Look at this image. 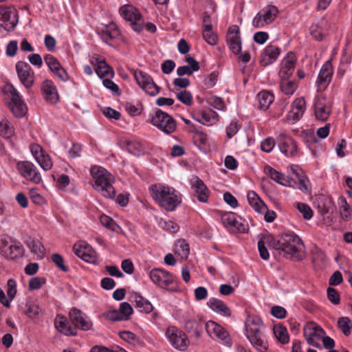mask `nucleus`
<instances>
[{
  "mask_svg": "<svg viewBox=\"0 0 352 352\" xmlns=\"http://www.w3.org/2000/svg\"><path fill=\"white\" fill-rule=\"evenodd\" d=\"M272 248L279 251L285 258L301 260L300 252L303 249L301 239L294 232H287L281 234L278 239L270 242Z\"/></svg>",
  "mask_w": 352,
  "mask_h": 352,
  "instance_id": "1",
  "label": "nucleus"
},
{
  "mask_svg": "<svg viewBox=\"0 0 352 352\" xmlns=\"http://www.w3.org/2000/svg\"><path fill=\"white\" fill-rule=\"evenodd\" d=\"M153 199L168 211L174 210L182 202V195L174 188L161 184L149 186Z\"/></svg>",
  "mask_w": 352,
  "mask_h": 352,
  "instance_id": "2",
  "label": "nucleus"
},
{
  "mask_svg": "<svg viewBox=\"0 0 352 352\" xmlns=\"http://www.w3.org/2000/svg\"><path fill=\"white\" fill-rule=\"evenodd\" d=\"M90 173L94 180V188L106 198H114L116 190L112 186L114 177L105 168L97 166L90 168Z\"/></svg>",
  "mask_w": 352,
  "mask_h": 352,
  "instance_id": "3",
  "label": "nucleus"
},
{
  "mask_svg": "<svg viewBox=\"0 0 352 352\" xmlns=\"http://www.w3.org/2000/svg\"><path fill=\"white\" fill-rule=\"evenodd\" d=\"M151 123L165 134L169 135L177 129L175 119L160 109H155L149 115Z\"/></svg>",
  "mask_w": 352,
  "mask_h": 352,
  "instance_id": "4",
  "label": "nucleus"
},
{
  "mask_svg": "<svg viewBox=\"0 0 352 352\" xmlns=\"http://www.w3.org/2000/svg\"><path fill=\"white\" fill-rule=\"evenodd\" d=\"M121 16L130 22L132 29L140 32L143 30L144 20L139 10L131 5H124L119 10Z\"/></svg>",
  "mask_w": 352,
  "mask_h": 352,
  "instance_id": "5",
  "label": "nucleus"
},
{
  "mask_svg": "<svg viewBox=\"0 0 352 352\" xmlns=\"http://www.w3.org/2000/svg\"><path fill=\"white\" fill-rule=\"evenodd\" d=\"M6 89L10 96V101L8 103L10 111L16 117L24 116L28 111V108L19 93L12 85L8 86Z\"/></svg>",
  "mask_w": 352,
  "mask_h": 352,
  "instance_id": "6",
  "label": "nucleus"
},
{
  "mask_svg": "<svg viewBox=\"0 0 352 352\" xmlns=\"http://www.w3.org/2000/svg\"><path fill=\"white\" fill-rule=\"evenodd\" d=\"M324 335L325 332L323 329L314 322H309L304 327L303 336L311 346L316 348L320 347L319 341Z\"/></svg>",
  "mask_w": 352,
  "mask_h": 352,
  "instance_id": "7",
  "label": "nucleus"
},
{
  "mask_svg": "<svg viewBox=\"0 0 352 352\" xmlns=\"http://www.w3.org/2000/svg\"><path fill=\"white\" fill-rule=\"evenodd\" d=\"M133 75L137 83L146 94L151 96L159 94L160 87L155 83L148 74L141 70H135Z\"/></svg>",
  "mask_w": 352,
  "mask_h": 352,
  "instance_id": "8",
  "label": "nucleus"
},
{
  "mask_svg": "<svg viewBox=\"0 0 352 352\" xmlns=\"http://www.w3.org/2000/svg\"><path fill=\"white\" fill-rule=\"evenodd\" d=\"M166 337L171 345L179 351H185L188 344L186 335L178 328L171 326L167 328L165 333Z\"/></svg>",
  "mask_w": 352,
  "mask_h": 352,
  "instance_id": "9",
  "label": "nucleus"
},
{
  "mask_svg": "<svg viewBox=\"0 0 352 352\" xmlns=\"http://www.w3.org/2000/svg\"><path fill=\"white\" fill-rule=\"evenodd\" d=\"M278 13V10L276 6H267L256 14L252 21V25L255 28H260L270 24L275 20Z\"/></svg>",
  "mask_w": 352,
  "mask_h": 352,
  "instance_id": "10",
  "label": "nucleus"
},
{
  "mask_svg": "<svg viewBox=\"0 0 352 352\" xmlns=\"http://www.w3.org/2000/svg\"><path fill=\"white\" fill-rule=\"evenodd\" d=\"M17 23L16 10L10 6H0V30L13 29Z\"/></svg>",
  "mask_w": 352,
  "mask_h": 352,
  "instance_id": "11",
  "label": "nucleus"
},
{
  "mask_svg": "<svg viewBox=\"0 0 352 352\" xmlns=\"http://www.w3.org/2000/svg\"><path fill=\"white\" fill-rule=\"evenodd\" d=\"M149 277L155 284L164 289H167L173 284L176 278L173 274L159 268L150 271Z\"/></svg>",
  "mask_w": 352,
  "mask_h": 352,
  "instance_id": "12",
  "label": "nucleus"
},
{
  "mask_svg": "<svg viewBox=\"0 0 352 352\" xmlns=\"http://www.w3.org/2000/svg\"><path fill=\"white\" fill-rule=\"evenodd\" d=\"M221 221L223 226L228 229H236L241 233H245L248 230V224L241 217H238L234 212L223 213L221 215Z\"/></svg>",
  "mask_w": 352,
  "mask_h": 352,
  "instance_id": "13",
  "label": "nucleus"
},
{
  "mask_svg": "<svg viewBox=\"0 0 352 352\" xmlns=\"http://www.w3.org/2000/svg\"><path fill=\"white\" fill-rule=\"evenodd\" d=\"M276 143L280 151L287 157H293L297 153V146L295 141L283 132L276 135Z\"/></svg>",
  "mask_w": 352,
  "mask_h": 352,
  "instance_id": "14",
  "label": "nucleus"
},
{
  "mask_svg": "<svg viewBox=\"0 0 352 352\" xmlns=\"http://www.w3.org/2000/svg\"><path fill=\"white\" fill-rule=\"evenodd\" d=\"M17 169L25 179L34 184L41 182V175L32 163L28 161L19 162L17 163Z\"/></svg>",
  "mask_w": 352,
  "mask_h": 352,
  "instance_id": "15",
  "label": "nucleus"
},
{
  "mask_svg": "<svg viewBox=\"0 0 352 352\" xmlns=\"http://www.w3.org/2000/svg\"><path fill=\"white\" fill-rule=\"evenodd\" d=\"M73 250L77 256L87 263H94L96 261V252L89 245L84 241L75 243Z\"/></svg>",
  "mask_w": 352,
  "mask_h": 352,
  "instance_id": "16",
  "label": "nucleus"
},
{
  "mask_svg": "<svg viewBox=\"0 0 352 352\" xmlns=\"http://www.w3.org/2000/svg\"><path fill=\"white\" fill-rule=\"evenodd\" d=\"M16 69L21 82L30 88L34 82V72L31 67L25 62L19 61L16 64Z\"/></svg>",
  "mask_w": 352,
  "mask_h": 352,
  "instance_id": "17",
  "label": "nucleus"
},
{
  "mask_svg": "<svg viewBox=\"0 0 352 352\" xmlns=\"http://www.w3.org/2000/svg\"><path fill=\"white\" fill-rule=\"evenodd\" d=\"M90 62L94 66L95 72L100 78L113 77L114 72L107 65L104 59H102L98 55H95L91 58Z\"/></svg>",
  "mask_w": 352,
  "mask_h": 352,
  "instance_id": "18",
  "label": "nucleus"
},
{
  "mask_svg": "<svg viewBox=\"0 0 352 352\" xmlns=\"http://www.w3.org/2000/svg\"><path fill=\"white\" fill-rule=\"evenodd\" d=\"M69 318L76 328L83 331L89 330L92 323L88 317L80 310L74 308L69 313Z\"/></svg>",
  "mask_w": 352,
  "mask_h": 352,
  "instance_id": "19",
  "label": "nucleus"
},
{
  "mask_svg": "<svg viewBox=\"0 0 352 352\" xmlns=\"http://www.w3.org/2000/svg\"><path fill=\"white\" fill-rule=\"evenodd\" d=\"M296 60L295 54L292 52H289L282 60L279 71L280 79L289 78L292 76L295 69Z\"/></svg>",
  "mask_w": 352,
  "mask_h": 352,
  "instance_id": "20",
  "label": "nucleus"
},
{
  "mask_svg": "<svg viewBox=\"0 0 352 352\" xmlns=\"http://www.w3.org/2000/svg\"><path fill=\"white\" fill-rule=\"evenodd\" d=\"M206 330L212 338H218L226 344H230V339L228 332L223 327L214 321H208L205 324Z\"/></svg>",
  "mask_w": 352,
  "mask_h": 352,
  "instance_id": "21",
  "label": "nucleus"
},
{
  "mask_svg": "<svg viewBox=\"0 0 352 352\" xmlns=\"http://www.w3.org/2000/svg\"><path fill=\"white\" fill-rule=\"evenodd\" d=\"M331 112L329 102L324 97L318 98L314 102V114L318 120L326 121Z\"/></svg>",
  "mask_w": 352,
  "mask_h": 352,
  "instance_id": "22",
  "label": "nucleus"
},
{
  "mask_svg": "<svg viewBox=\"0 0 352 352\" xmlns=\"http://www.w3.org/2000/svg\"><path fill=\"white\" fill-rule=\"evenodd\" d=\"M227 41L230 50L235 54L241 51V41L239 36V28L236 26H232L228 29L227 34Z\"/></svg>",
  "mask_w": 352,
  "mask_h": 352,
  "instance_id": "23",
  "label": "nucleus"
},
{
  "mask_svg": "<svg viewBox=\"0 0 352 352\" xmlns=\"http://www.w3.org/2000/svg\"><path fill=\"white\" fill-rule=\"evenodd\" d=\"M245 335L264 333V324L262 320L256 316H249L245 322Z\"/></svg>",
  "mask_w": 352,
  "mask_h": 352,
  "instance_id": "24",
  "label": "nucleus"
},
{
  "mask_svg": "<svg viewBox=\"0 0 352 352\" xmlns=\"http://www.w3.org/2000/svg\"><path fill=\"white\" fill-rule=\"evenodd\" d=\"M41 91L44 99L51 103L55 104L58 100V94L56 86L50 80H45L41 84Z\"/></svg>",
  "mask_w": 352,
  "mask_h": 352,
  "instance_id": "25",
  "label": "nucleus"
},
{
  "mask_svg": "<svg viewBox=\"0 0 352 352\" xmlns=\"http://www.w3.org/2000/svg\"><path fill=\"white\" fill-rule=\"evenodd\" d=\"M46 65L60 80L65 81L67 80V74L66 71L61 67L58 60L52 55L47 54L44 58Z\"/></svg>",
  "mask_w": 352,
  "mask_h": 352,
  "instance_id": "26",
  "label": "nucleus"
},
{
  "mask_svg": "<svg viewBox=\"0 0 352 352\" xmlns=\"http://www.w3.org/2000/svg\"><path fill=\"white\" fill-rule=\"evenodd\" d=\"M329 23L325 19H321L312 23L310 27V34L316 41H322L327 34Z\"/></svg>",
  "mask_w": 352,
  "mask_h": 352,
  "instance_id": "27",
  "label": "nucleus"
},
{
  "mask_svg": "<svg viewBox=\"0 0 352 352\" xmlns=\"http://www.w3.org/2000/svg\"><path fill=\"white\" fill-rule=\"evenodd\" d=\"M333 69L329 61H327L322 67L317 80L318 87L324 89L331 80Z\"/></svg>",
  "mask_w": 352,
  "mask_h": 352,
  "instance_id": "28",
  "label": "nucleus"
},
{
  "mask_svg": "<svg viewBox=\"0 0 352 352\" xmlns=\"http://www.w3.org/2000/svg\"><path fill=\"white\" fill-rule=\"evenodd\" d=\"M280 52V49L278 47L273 45H267L261 54V64L263 66L272 64L278 58Z\"/></svg>",
  "mask_w": 352,
  "mask_h": 352,
  "instance_id": "29",
  "label": "nucleus"
},
{
  "mask_svg": "<svg viewBox=\"0 0 352 352\" xmlns=\"http://www.w3.org/2000/svg\"><path fill=\"white\" fill-rule=\"evenodd\" d=\"M54 326L58 331L65 336H74L76 333V329L69 325L67 318L61 314L56 315Z\"/></svg>",
  "mask_w": 352,
  "mask_h": 352,
  "instance_id": "30",
  "label": "nucleus"
},
{
  "mask_svg": "<svg viewBox=\"0 0 352 352\" xmlns=\"http://www.w3.org/2000/svg\"><path fill=\"white\" fill-rule=\"evenodd\" d=\"M192 185L194 190V196L199 201L206 203L208 201L210 191L203 181L197 177Z\"/></svg>",
  "mask_w": 352,
  "mask_h": 352,
  "instance_id": "31",
  "label": "nucleus"
},
{
  "mask_svg": "<svg viewBox=\"0 0 352 352\" xmlns=\"http://www.w3.org/2000/svg\"><path fill=\"white\" fill-rule=\"evenodd\" d=\"M252 347L259 352H266L268 349V342L263 333L246 336Z\"/></svg>",
  "mask_w": 352,
  "mask_h": 352,
  "instance_id": "32",
  "label": "nucleus"
},
{
  "mask_svg": "<svg viewBox=\"0 0 352 352\" xmlns=\"http://www.w3.org/2000/svg\"><path fill=\"white\" fill-rule=\"evenodd\" d=\"M207 305L214 312L224 317H230L231 316V310L222 300L211 298L207 302Z\"/></svg>",
  "mask_w": 352,
  "mask_h": 352,
  "instance_id": "33",
  "label": "nucleus"
},
{
  "mask_svg": "<svg viewBox=\"0 0 352 352\" xmlns=\"http://www.w3.org/2000/svg\"><path fill=\"white\" fill-rule=\"evenodd\" d=\"M3 254L8 258L14 259L21 256L23 254V248L19 243H3L1 247Z\"/></svg>",
  "mask_w": 352,
  "mask_h": 352,
  "instance_id": "34",
  "label": "nucleus"
},
{
  "mask_svg": "<svg viewBox=\"0 0 352 352\" xmlns=\"http://www.w3.org/2000/svg\"><path fill=\"white\" fill-rule=\"evenodd\" d=\"M25 243L37 259H42L45 256V248L41 241L34 238L28 237Z\"/></svg>",
  "mask_w": 352,
  "mask_h": 352,
  "instance_id": "35",
  "label": "nucleus"
},
{
  "mask_svg": "<svg viewBox=\"0 0 352 352\" xmlns=\"http://www.w3.org/2000/svg\"><path fill=\"white\" fill-rule=\"evenodd\" d=\"M132 298L135 303V307L140 311L144 314H150L153 309V306L149 300L144 298L139 293H134L132 295Z\"/></svg>",
  "mask_w": 352,
  "mask_h": 352,
  "instance_id": "36",
  "label": "nucleus"
},
{
  "mask_svg": "<svg viewBox=\"0 0 352 352\" xmlns=\"http://www.w3.org/2000/svg\"><path fill=\"white\" fill-rule=\"evenodd\" d=\"M247 197L250 205L257 212L263 213L267 210V206L254 191H250Z\"/></svg>",
  "mask_w": 352,
  "mask_h": 352,
  "instance_id": "37",
  "label": "nucleus"
},
{
  "mask_svg": "<svg viewBox=\"0 0 352 352\" xmlns=\"http://www.w3.org/2000/svg\"><path fill=\"white\" fill-rule=\"evenodd\" d=\"M274 100L273 94L268 91H261L257 95L258 107L263 111L269 109Z\"/></svg>",
  "mask_w": 352,
  "mask_h": 352,
  "instance_id": "38",
  "label": "nucleus"
},
{
  "mask_svg": "<svg viewBox=\"0 0 352 352\" xmlns=\"http://www.w3.org/2000/svg\"><path fill=\"white\" fill-rule=\"evenodd\" d=\"M338 205L340 218L344 221H349L351 219V213L350 206L346 198L343 196H340L338 199Z\"/></svg>",
  "mask_w": 352,
  "mask_h": 352,
  "instance_id": "39",
  "label": "nucleus"
},
{
  "mask_svg": "<svg viewBox=\"0 0 352 352\" xmlns=\"http://www.w3.org/2000/svg\"><path fill=\"white\" fill-rule=\"evenodd\" d=\"M264 173L268 175L272 180L281 184L283 186H287L288 180L285 176L281 173L277 171L270 166H265L264 168Z\"/></svg>",
  "mask_w": 352,
  "mask_h": 352,
  "instance_id": "40",
  "label": "nucleus"
},
{
  "mask_svg": "<svg viewBox=\"0 0 352 352\" xmlns=\"http://www.w3.org/2000/svg\"><path fill=\"white\" fill-rule=\"evenodd\" d=\"M217 113L212 109L204 110L201 113V118H195L197 121L203 124L212 125L217 120Z\"/></svg>",
  "mask_w": 352,
  "mask_h": 352,
  "instance_id": "41",
  "label": "nucleus"
},
{
  "mask_svg": "<svg viewBox=\"0 0 352 352\" xmlns=\"http://www.w3.org/2000/svg\"><path fill=\"white\" fill-rule=\"evenodd\" d=\"M280 89L284 94L291 96L296 90L297 84L295 81L290 80L289 78L280 79Z\"/></svg>",
  "mask_w": 352,
  "mask_h": 352,
  "instance_id": "42",
  "label": "nucleus"
},
{
  "mask_svg": "<svg viewBox=\"0 0 352 352\" xmlns=\"http://www.w3.org/2000/svg\"><path fill=\"white\" fill-rule=\"evenodd\" d=\"M39 313L40 307L38 303L32 299H28L25 305L24 314L29 318H34Z\"/></svg>",
  "mask_w": 352,
  "mask_h": 352,
  "instance_id": "43",
  "label": "nucleus"
},
{
  "mask_svg": "<svg viewBox=\"0 0 352 352\" xmlns=\"http://www.w3.org/2000/svg\"><path fill=\"white\" fill-rule=\"evenodd\" d=\"M338 327L346 336L351 334L352 322L349 317H341L337 322Z\"/></svg>",
  "mask_w": 352,
  "mask_h": 352,
  "instance_id": "44",
  "label": "nucleus"
},
{
  "mask_svg": "<svg viewBox=\"0 0 352 352\" xmlns=\"http://www.w3.org/2000/svg\"><path fill=\"white\" fill-rule=\"evenodd\" d=\"M175 253L178 254L182 258L186 259L190 253L188 243L185 240H179L175 243Z\"/></svg>",
  "mask_w": 352,
  "mask_h": 352,
  "instance_id": "45",
  "label": "nucleus"
},
{
  "mask_svg": "<svg viewBox=\"0 0 352 352\" xmlns=\"http://www.w3.org/2000/svg\"><path fill=\"white\" fill-rule=\"evenodd\" d=\"M120 36V31L116 27L106 28L101 32L102 39L107 43L109 40H113L118 38Z\"/></svg>",
  "mask_w": 352,
  "mask_h": 352,
  "instance_id": "46",
  "label": "nucleus"
},
{
  "mask_svg": "<svg viewBox=\"0 0 352 352\" xmlns=\"http://www.w3.org/2000/svg\"><path fill=\"white\" fill-rule=\"evenodd\" d=\"M126 148L129 153L138 156L143 154L144 152V145L137 140L127 142Z\"/></svg>",
  "mask_w": 352,
  "mask_h": 352,
  "instance_id": "47",
  "label": "nucleus"
},
{
  "mask_svg": "<svg viewBox=\"0 0 352 352\" xmlns=\"http://www.w3.org/2000/svg\"><path fill=\"white\" fill-rule=\"evenodd\" d=\"M14 135V129L7 119H2L0 121V135L9 139Z\"/></svg>",
  "mask_w": 352,
  "mask_h": 352,
  "instance_id": "48",
  "label": "nucleus"
},
{
  "mask_svg": "<svg viewBox=\"0 0 352 352\" xmlns=\"http://www.w3.org/2000/svg\"><path fill=\"white\" fill-rule=\"evenodd\" d=\"M274 334L282 344L289 342V338L286 328L281 326H275L274 327Z\"/></svg>",
  "mask_w": 352,
  "mask_h": 352,
  "instance_id": "49",
  "label": "nucleus"
},
{
  "mask_svg": "<svg viewBox=\"0 0 352 352\" xmlns=\"http://www.w3.org/2000/svg\"><path fill=\"white\" fill-rule=\"evenodd\" d=\"M199 323L196 319L189 318L185 320L184 327L188 332H192L196 337H199Z\"/></svg>",
  "mask_w": 352,
  "mask_h": 352,
  "instance_id": "50",
  "label": "nucleus"
},
{
  "mask_svg": "<svg viewBox=\"0 0 352 352\" xmlns=\"http://www.w3.org/2000/svg\"><path fill=\"white\" fill-rule=\"evenodd\" d=\"M36 162L44 170H48L52 167V162L50 155L45 152L40 153V156L36 157Z\"/></svg>",
  "mask_w": 352,
  "mask_h": 352,
  "instance_id": "51",
  "label": "nucleus"
},
{
  "mask_svg": "<svg viewBox=\"0 0 352 352\" xmlns=\"http://www.w3.org/2000/svg\"><path fill=\"white\" fill-rule=\"evenodd\" d=\"M177 98L183 104L190 106L192 103V96L186 90L180 91L176 93Z\"/></svg>",
  "mask_w": 352,
  "mask_h": 352,
  "instance_id": "52",
  "label": "nucleus"
},
{
  "mask_svg": "<svg viewBox=\"0 0 352 352\" xmlns=\"http://www.w3.org/2000/svg\"><path fill=\"white\" fill-rule=\"evenodd\" d=\"M203 37L204 40L210 45H214L217 42V36L212 32V28L207 25L206 30H203Z\"/></svg>",
  "mask_w": 352,
  "mask_h": 352,
  "instance_id": "53",
  "label": "nucleus"
},
{
  "mask_svg": "<svg viewBox=\"0 0 352 352\" xmlns=\"http://www.w3.org/2000/svg\"><path fill=\"white\" fill-rule=\"evenodd\" d=\"M297 209L302 214L304 219H310L313 217V210L310 206L304 203H298Z\"/></svg>",
  "mask_w": 352,
  "mask_h": 352,
  "instance_id": "54",
  "label": "nucleus"
},
{
  "mask_svg": "<svg viewBox=\"0 0 352 352\" xmlns=\"http://www.w3.org/2000/svg\"><path fill=\"white\" fill-rule=\"evenodd\" d=\"M119 311L123 318H124L125 320H128L130 318V316L133 313V309L131 305L126 302H122L120 305Z\"/></svg>",
  "mask_w": 352,
  "mask_h": 352,
  "instance_id": "55",
  "label": "nucleus"
},
{
  "mask_svg": "<svg viewBox=\"0 0 352 352\" xmlns=\"http://www.w3.org/2000/svg\"><path fill=\"white\" fill-rule=\"evenodd\" d=\"M100 221L102 225L113 231H116L119 227L111 217L104 214L100 216Z\"/></svg>",
  "mask_w": 352,
  "mask_h": 352,
  "instance_id": "56",
  "label": "nucleus"
},
{
  "mask_svg": "<svg viewBox=\"0 0 352 352\" xmlns=\"http://www.w3.org/2000/svg\"><path fill=\"white\" fill-rule=\"evenodd\" d=\"M208 103L218 110H223L226 107L222 98L217 96H211L208 99Z\"/></svg>",
  "mask_w": 352,
  "mask_h": 352,
  "instance_id": "57",
  "label": "nucleus"
},
{
  "mask_svg": "<svg viewBox=\"0 0 352 352\" xmlns=\"http://www.w3.org/2000/svg\"><path fill=\"white\" fill-rule=\"evenodd\" d=\"M45 278H40V277H33L29 281V289L30 290L38 289H40L45 283Z\"/></svg>",
  "mask_w": 352,
  "mask_h": 352,
  "instance_id": "58",
  "label": "nucleus"
},
{
  "mask_svg": "<svg viewBox=\"0 0 352 352\" xmlns=\"http://www.w3.org/2000/svg\"><path fill=\"white\" fill-rule=\"evenodd\" d=\"M276 142L272 138H267L265 139L261 144L262 151L269 153L272 151Z\"/></svg>",
  "mask_w": 352,
  "mask_h": 352,
  "instance_id": "59",
  "label": "nucleus"
},
{
  "mask_svg": "<svg viewBox=\"0 0 352 352\" xmlns=\"http://www.w3.org/2000/svg\"><path fill=\"white\" fill-rule=\"evenodd\" d=\"M7 295L10 300H13L16 294V283L14 279H9L7 282Z\"/></svg>",
  "mask_w": 352,
  "mask_h": 352,
  "instance_id": "60",
  "label": "nucleus"
},
{
  "mask_svg": "<svg viewBox=\"0 0 352 352\" xmlns=\"http://www.w3.org/2000/svg\"><path fill=\"white\" fill-rule=\"evenodd\" d=\"M111 78H105L102 80L103 85L110 89L113 94L116 95H120V89L118 86L114 83L111 80Z\"/></svg>",
  "mask_w": 352,
  "mask_h": 352,
  "instance_id": "61",
  "label": "nucleus"
},
{
  "mask_svg": "<svg viewBox=\"0 0 352 352\" xmlns=\"http://www.w3.org/2000/svg\"><path fill=\"white\" fill-rule=\"evenodd\" d=\"M52 261L62 271L67 272L68 268L64 265V259L59 254H54L52 256Z\"/></svg>",
  "mask_w": 352,
  "mask_h": 352,
  "instance_id": "62",
  "label": "nucleus"
},
{
  "mask_svg": "<svg viewBox=\"0 0 352 352\" xmlns=\"http://www.w3.org/2000/svg\"><path fill=\"white\" fill-rule=\"evenodd\" d=\"M328 299L334 305H338L340 302V295L337 290L332 287L327 289Z\"/></svg>",
  "mask_w": 352,
  "mask_h": 352,
  "instance_id": "63",
  "label": "nucleus"
},
{
  "mask_svg": "<svg viewBox=\"0 0 352 352\" xmlns=\"http://www.w3.org/2000/svg\"><path fill=\"white\" fill-rule=\"evenodd\" d=\"M106 318L111 321L125 320L119 310H110L106 314Z\"/></svg>",
  "mask_w": 352,
  "mask_h": 352,
  "instance_id": "64",
  "label": "nucleus"
}]
</instances>
